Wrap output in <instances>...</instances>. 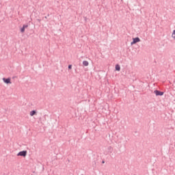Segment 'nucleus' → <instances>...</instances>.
Here are the masks:
<instances>
[{
	"label": "nucleus",
	"instance_id": "f257e3e1",
	"mask_svg": "<svg viewBox=\"0 0 175 175\" xmlns=\"http://www.w3.org/2000/svg\"><path fill=\"white\" fill-rule=\"evenodd\" d=\"M17 157H27V150H23L17 154Z\"/></svg>",
	"mask_w": 175,
	"mask_h": 175
},
{
	"label": "nucleus",
	"instance_id": "f03ea898",
	"mask_svg": "<svg viewBox=\"0 0 175 175\" xmlns=\"http://www.w3.org/2000/svg\"><path fill=\"white\" fill-rule=\"evenodd\" d=\"M154 94H155L156 96H162V95H163L164 92H161L159 90H154Z\"/></svg>",
	"mask_w": 175,
	"mask_h": 175
},
{
	"label": "nucleus",
	"instance_id": "7ed1b4c3",
	"mask_svg": "<svg viewBox=\"0 0 175 175\" xmlns=\"http://www.w3.org/2000/svg\"><path fill=\"white\" fill-rule=\"evenodd\" d=\"M139 42H140V38L137 37L135 38H133V42H131V44L132 46V45L135 44V43H137Z\"/></svg>",
	"mask_w": 175,
	"mask_h": 175
},
{
	"label": "nucleus",
	"instance_id": "20e7f679",
	"mask_svg": "<svg viewBox=\"0 0 175 175\" xmlns=\"http://www.w3.org/2000/svg\"><path fill=\"white\" fill-rule=\"evenodd\" d=\"M10 78H3V81L5 83V84H12V81H10Z\"/></svg>",
	"mask_w": 175,
	"mask_h": 175
},
{
	"label": "nucleus",
	"instance_id": "39448f33",
	"mask_svg": "<svg viewBox=\"0 0 175 175\" xmlns=\"http://www.w3.org/2000/svg\"><path fill=\"white\" fill-rule=\"evenodd\" d=\"M116 70H118V72L121 70V67L120 66V65L118 64L116 65Z\"/></svg>",
	"mask_w": 175,
	"mask_h": 175
},
{
	"label": "nucleus",
	"instance_id": "423d86ee",
	"mask_svg": "<svg viewBox=\"0 0 175 175\" xmlns=\"http://www.w3.org/2000/svg\"><path fill=\"white\" fill-rule=\"evenodd\" d=\"M35 114H36V111L33 110V111H30L31 117H33V116H35Z\"/></svg>",
	"mask_w": 175,
	"mask_h": 175
},
{
	"label": "nucleus",
	"instance_id": "0eeeda50",
	"mask_svg": "<svg viewBox=\"0 0 175 175\" xmlns=\"http://www.w3.org/2000/svg\"><path fill=\"white\" fill-rule=\"evenodd\" d=\"M83 66H88V65H90V63H88V61H83Z\"/></svg>",
	"mask_w": 175,
	"mask_h": 175
},
{
	"label": "nucleus",
	"instance_id": "6e6552de",
	"mask_svg": "<svg viewBox=\"0 0 175 175\" xmlns=\"http://www.w3.org/2000/svg\"><path fill=\"white\" fill-rule=\"evenodd\" d=\"M21 32H22V33H23V32H25V29L24 27H22L21 29Z\"/></svg>",
	"mask_w": 175,
	"mask_h": 175
},
{
	"label": "nucleus",
	"instance_id": "1a4fd4ad",
	"mask_svg": "<svg viewBox=\"0 0 175 175\" xmlns=\"http://www.w3.org/2000/svg\"><path fill=\"white\" fill-rule=\"evenodd\" d=\"M23 27L25 29V28H28V25H23Z\"/></svg>",
	"mask_w": 175,
	"mask_h": 175
},
{
	"label": "nucleus",
	"instance_id": "9d476101",
	"mask_svg": "<svg viewBox=\"0 0 175 175\" xmlns=\"http://www.w3.org/2000/svg\"><path fill=\"white\" fill-rule=\"evenodd\" d=\"M68 69H72V65L70 64V65L68 66Z\"/></svg>",
	"mask_w": 175,
	"mask_h": 175
},
{
	"label": "nucleus",
	"instance_id": "9b49d317",
	"mask_svg": "<svg viewBox=\"0 0 175 175\" xmlns=\"http://www.w3.org/2000/svg\"><path fill=\"white\" fill-rule=\"evenodd\" d=\"M109 148L111 149V148H111V146H109Z\"/></svg>",
	"mask_w": 175,
	"mask_h": 175
}]
</instances>
